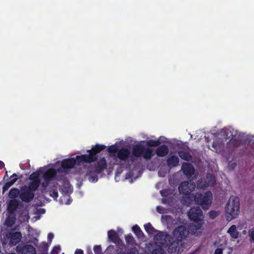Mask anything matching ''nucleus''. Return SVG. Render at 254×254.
I'll use <instances>...</instances> for the list:
<instances>
[{"instance_id":"a211bd4d","label":"nucleus","mask_w":254,"mask_h":254,"mask_svg":"<svg viewBox=\"0 0 254 254\" xmlns=\"http://www.w3.org/2000/svg\"><path fill=\"white\" fill-rule=\"evenodd\" d=\"M166 162L168 167L172 168L179 165L180 160L177 156L172 155L167 158Z\"/></svg>"},{"instance_id":"c756f323","label":"nucleus","mask_w":254,"mask_h":254,"mask_svg":"<svg viewBox=\"0 0 254 254\" xmlns=\"http://www.w3.org/2000/svg\"><path fill=\"white\" fill-rule=\"evenodd\" d=\"M20 191L17 188H13L11 189L9 192L8 196L12 198V199H15L18 195H19Z\"/></svg>"},{"instance_id":"09e8293b","label":"nucleus","mask_w":254,"mask_h":254,"mask_svg":"<svg viewBox=\"0 0 254 254\" xmlns=\"http://www.w3.org/2000/svg\"><path fill=\"white\" fill-rule=\"evenodd\" d=\"M4 167V164L3 162L0 161V169H2Z\"/></svg>"},{"instance_id":"dca6fc26","label":"nucleus","mask_w":254,"mask_h":254,"mask_svg":"<svg viewBox=\"0 0 254 254\" xmlns=\"http://www.w3.org/2000/svg\"><path fill=\"white\" fill-rule=\"evenodd\" d=\"M130 154V151L128 148H121L119 149L117 156L120 160L126 161L128 159Z\"/></svg>"},{"instance_id":"f704fd0d","label":"nucleus","mask_w":254,"mask_h":254,"mask_svg":"<svg viewBox=\"0 0 254 254\" xmlns=\"http://www.w3.org/2000/svg\"><path fill=\"white\" fill-rule=\"evenodd\" d=\"M138 251L135 248H130L127 253L124 251H120L118 254H138Z\"/></svg>"},{"instance_id":"603ef678","label":"nucleus","mask_w":254,"mask_h":254,"mask_svg":"<svg viewBox=\"0 0 254 254\" xmlns=\"http://www.w3.org/2000/svg\"><path fill=\"white\" fill-rule=\"evenodd\" d=\"M6 176L7 177V171H6V172H5V174L4 177H5Z\"/></svg>"},{"instance_id":"8fccbe9b","label":"nucleus","mask_w":254,"mask_h":254,"mask_svg":"<svg viewBox=\"0 0 254 254\" xmlns=\"http://www.w3.org/2000/svg\"><path fill=\"white\" fill-rule=\"evenodd\" d=\"M42 245H43L44 248H45L46 249H48V244L46 242L43 243Z\"/></svg>"},{"instance_id":"a18cd8bd","label":"nucleus","mask_w":254,"mask_h":254,"mask_svg":"<svg viewBox=\"0 0 254 254\" xmlns=\"http://www.w3.org/2000/svg\"><path fill=\"white\" fill-rule=\"evenodd\" d=\"M223 249L217 248L214 251V254H223Z\"/></svg>"},{"instance_id":"473e14b6","label":"nucleus","mask_w":254,"mask_h":254,"mask_svg":"<svg viewBox=\"0 0 254 254\" xmlns=\"http://www.w3.org/2000/svg\"><path fill=\"white\" fill-rule=\"evenodd\" d=\"M125 240L127 245H132L135 243V240L131 234H128L125 236Z\"/></svg>"},{"instance_id":"f257e3e1","label":"nucleus","mask_w":254,"mask_h":254,"mask_svg":"<svg viewBox=\"0 0 254 254\" xmlns=\"http://www.w3.org/2000/svg\"><path fill=\"white\" fill-rule=\"evenodd\" d=\"M106 146L102 144H97L91 149L87 152L88 154L77 155L76 158H69L64 159L61 162V167L64 172L67 170L73 168L75 165H80L83 163H90L95 162L97 160V154L103 151Z\"/></svg>"},{"instance_id":"2f4dec72","label":"nucleus","mask_w":254,"mask_h":254,"mask_svg":"<svg viewBox=\"0 0 254 254\" xmlns=\"http://www.w3.org/2000/svg\"><path fill=\"white\" fill-rule=\"evenodd\" d=\"M160 143H161L159 140H155L153 139L149 140L146 142V145L148 147H157L159 146Z\"/></svg>"},{"instance_id":"49530a36","label":"nucleus","mask_w":254,"mask_h":254,"mask_svg":"<svg viewBox=\"0 0 254 254\" xmlns=\"http://www.w3.org/2000/svg\"><path fill=\"white\" fill-rule=\"evenodd\" d=\"M54 235L53 233H50L48 234V242H49L50 243H51L53 240V239L54 238Z\"/></svg>"},{"instance_id":"1a4fd4ad","label":"nucleus","mask_w":254,"mask_h":254,"mask_svg":"<svg viewBox=\"0 0 254 254\" xmlns=\"http://www.w3.org/2000/svg\"><path fill=\"white\" fill-rule=\"evenodd\" d=\"M196 187V185L193 181H184L182 182L178 188L180 193L185 195L190 194Z\"/></svg>"},{"instance_id":"c85d7f7f","label":"nucleus","mask_w":254,"mask_h":254,"mask_svg":"<svg viewBox=\"0 0 254 254\" xmlns=\"http://www.w3.org/2000/svg\"><path fill=\"white\" fill-rule=\"evenodd\" d=\"M15 222V215L9 214L6 218L5 222V225L8 227H11Z\"/></svg>"},{"instance_id":"4c0bfd02","label":"nucleus","mask_w":254,"mask_h":254,"mask_svg":"<svg viewBox=\"0 0 254 254\" xmlns=\"http://www.w3.org/2000/svg\"><path fill=\"white\" fill-rule=\"evenodd\" d=\"M219 214V211L215 210H212L208 213L209 218L212 219H215Z\"/></svg>"},{"instance_id":"864d4df0","label":"nucleus","mask_w":254,"mask_h":254,"mask_svg":"<svg viewBox=\"0 0 254 254\" xmlns=\"http://www.w3.org/2000/svg\"><path fill=\"white\" fill-rule=\"evenodd\" d=\"M9 254H16L14 253H13V252H11V253H9Z\"/></svg>"},{"instance_id":"6e6552de","label":"nucleus","mask_w":254,"mask_h":254,"mask_svg":"<svg viewBox=\"0 0 254 254\" xmlns=\"http://www.w3.org/2000/svg\"><path fill=\"white\" fill-rule=\"evenodd\" d=\"M189 231L187 227L185 225H180L175 228L172 234L173 238L182 242L189 235Z\"/></svg>"},{"instance_id":"0eeeda50","label":"nucleus","mask_w":254,"mask_h":254,"mask_svg":"<svg viewBox=\"0 0 254 254\" xmlns=\"http://www.w3.org/2000/svg\"><path fill=\"white\" fill-rule=\"evenodd\" d=\"M215 178L213 175L208 174L206 178H200L197 181L196 187L197 189H206L209 186H213L215 184Z\"/></svg>"},{"instance_id":"7ed1b4c3","label":"nucleus","mask_w":254,"mask_h":254,"mask_svg":"<svg viewBox=\"0 0 254 254\" xmlns=\"http://www.w3.org/2000/svg\"><path fill=\"white\" fill-rule=\"evenodd\" d=\"M132 154L135 157H143L146 160H150L154 156L153 150L152 148L145 147L140 143L133 146Z\"/></svg>"},{"instance_id":"cd10ccee","label":"nucleus","mask_w":254,"mask_h":254,"mask_svg":"<svg viewBox=\"0 0 254 254\" xmlns=\"http://www.w3.org/2000/svg\"><path fill=\"white\" fill-rule=\"evenodd\" d=\"M42 173V171L40 170L32 173L29 176V179L32 181L40 182L41 180L39 178V175Z\"/></svg>"},{"instance_id":"2eb2a0df","label":"nucleus","mask_w":254,"mask_h":254,"mask_svg":"<svg viewBox=\"0 0 254 254\" xmlns=\"http://www.w3.org/2000/svg\"><path fill=\"white\" fill-rule=\"evenodd\" d=\"M107 166V161L105 158H101L95 164L94 172L96 174H100L106 169Z\"/></svg>"},{"instance_id":"f3484780","label":"nucleus","mask_w":254,"mask_h":254,"mask_svg":"<svg viewBox=\"0 0 254 254\" xmlns=\"http://www.w3.org/2000/svg\"><path fill=\"white\" fill-rule=\"evenodd\" d=\"M19 205L18 201L15 199L9 200L7 205V211L9 214L14 215Z\"/></svg>"},{"instance_id":"ea45409f","label":"nucleus","mask_w":254,"mask_h":254,"mask_svg":"<svg viewBox=\"0 0 254 254\" xmlns=\"http://www.w3.org/2000/svg\"><path fill=\"white\" fill-rule=\"evenodd\" d=\"M93 250L96 254H100L102 252L101 247L100 245H96L93 248Z\"/></svg>"},{"instance_id":"3c124183","label":"nucleus","mask_w":254,"mask_h":254,"mask_svg":"<svg viewBox=\"0 0 254 254\" xmlns=\"http://www.w3.org/2000/svg\"><path fill=\"white\" fill-rule=\"evenodd\" d=\"M165 217L166 220H168L169 219H171L172 218L171 216L170 215H166Z\"/></svg>"},{"instance_id":"c03bdc74","label":"nucleus","mask_w":254,"mask_h":254,"mask_svg":"<svg viewBox=\"0 0 254 254\" xmlns=\"http://www.w3.org/2000/svg\"><path fill=\"white\" fill-rule=\"evenodd\" d=\"M156 210L158 213L162 214L164 213V209L161 206H157L156 207Z\"/></svg>"},{"instance_id":"58836bf2","label":"nucleus","mask_w":254,"mask_h":254,"mask_svg":"<svg viewBox=\"0 0 254 254\" xmlns=\"http://www.w3.org/2000/svg\"><path fill=\"white\" fill-rule=\"evenodd\" d=\"M119 148L116 145L110 146L108 149V151L110 153H117Z\"/></svg>"},{"instance_id":"bb28decb","label":"nucleus","mask_w":254,"mask_h":254,"mask_svg":"<svg viewBox=\"0 0 254 254\" xmlns=\"http://www.w3.org/2000/svg\"><path fill=\"white\" fill-rule=\"evenodd\" d=\"M227 232L231 237L234 239H237L238 237V232L237 231L236 226L235 225H232L228 229Z\"/></svg>"},{"instance_id":"5701e85b","label":"nucleus","mask_w":254,"mask_h":254,"mask_svg":"<svg viewBox=\"0 0 254 254\" xmlns=\"http://www.w3.org/2000/svg\"><path fill=\"white\" fill-rule=\"evenodd\" d=\"M40 182L31 181L28 184V186H24V187L27 189L31 191L34 193V192L38 189L40 185Z\"/></svg>"},{"instance_id":"ddd939ff","label":"nucleus","mask_w":254,"mask_h":254,"mask_svg":"<svg viewBox=\"0 0 254 254\" xmlns=\"http://www.w3.org/2000/svg\"><path fill=\"white\" fill-rule=\"evenodd\" d=\"M173 239L174 238L171 236V239L169 242L167 243L168 252L171 254H176L179 252L178 247L182 242L181 241H178V240L175 239L174 240Z\"/></svg>"},{"instance_id":"e433bc0d","label":"nucleus","mask_w":254,"mask_h":254,"mask_svg":"<svg viewBox=\"0 0 254 254\" xmlns=\"http://www.w3.org/2000/svg\"><path fill=\"white\" fill-rule=\"evenodd\" d=\"M248 236L250 237V242L251 243L254 242V227L250 229L248 231Z\"/></svg>"},{"instance_id":"aec40b11","label":"nucleus","mask_w":254,"mask_h":254,"mask_svg":"<svg viewBox=\"0 0 254 254\" xmlns=\"http://www.w3.org/2000/svg\"><path fill=\"white\" fill-rule=\"evenodd\" d=\"M169 152V148L166 145L158 146L156 150V154L159 157L166 156Z\"/></svg>"},{"instance_id":"393cba45","label":"nucleus","mask_w":254,"mask_h":254,"mask_svg":"<svg viewBox=\"0 0 254 254\" xmlns=\"http://www.w3.org/2000/svg\"><path fill=\"white\" fill-rule=\"evenodd\" d=\"M144 229L146 232L148 233L149 236L155 235V233H157L158 230H156L151 224L150 223H148L144 225Z\"/></svg>"},{"instance_id":"f8f14e48","label":"nucleus","mask_w":254,"mask_h":254,"mask_svg":"<svg viewBox=\"0 0 254 254\" xmlns=\"http://www.w3.org/2000/svg\"><path fill=\"white\" fill-rule=\"evenodd\" d=\"M34 193L31 191L24 186L21 188V192L19 194V198L24 202H29L34 197Z\"/></svg>"},{"instance_id":"9d476101","label":"nucleus","mask_w":254,"mask_h":254,"mask_svg":"<svg viewBox=\"0 0 254 254\" xmlns=\"http://www.w3.org/2000/svg\"><path fill=\"white\" fill-rule=\"evenodd\" d=\"M5 237L9 239V245L11 246L16 245L21 240L22 234L20 232H9L6 234Z\"/></svg>"},{"instance_id":"a19ab883","label":"nucleus","mask_w":254,"mask_h":254,"mask_svg":"<svg viewBox=\"0 0 254 254\" xmlns=\"http://www.w3.org/2000/svg\"><path fill=\"white\" fill-rule=\"evenodd\" d=\"M60 250V247L59 246H55L51 252V254H59Z\"/></svg>"},{"instance_id":"79ce46f5","label":"nucleus","mask_w":254,"mask_h":254,"mask_svg":"<svg viewBox=\"0 0 254 254\" xmlns=\"http://www.w3.org/2000/svg\"><path fill=\"white\" fill-rule=\"evenodd\" d=\"M50 195L55 198H57L59 196L57 190H54L52 191L51 192Z\"/></svg>"},{"instance_id":"4be33fe9","label":"nucleus","mask_w":254,"mask_h":254,"mask_svg":"<svg viewBox=\"0 0 254 254\" xmlns=\"http://www.w3.org/2000/svg\"><path fill=\"white\" fill-rule=\"evenodd\" d=\"M17 175L16 174L14 173L10 177V180L6 182L3 186V191L7 190L11 186H12L17 180Z\"/></svg>"},{"instance_id":"412c9836","label":"nucleus","mask_w":254,"mask_h":254,"mask_svg":"<svg viewBox=\"0 0 254 254\" xmlns=\"http://www.w3.org/2000/svg\"><path fill=\"white\" fill-rule=\"evenodd\" d=\"M108 237L110 241L114 243H118L120 241V237L117 233L114 230H110L108 232Z\"/></svg>"},{"instance_id":"37998d69","label":"nucleus","mask_w":254,"mask_h":254,"mask_svg":"<svg viewBox=\"0 0 254 254\" xmlns=\"http://www.w3.org/2000/svg\"><path fill=\"white\" fill-rule=\"evenodd\" d=\"M50 181V180H44V181L41 184L42 187L44 189L46 188L49 185Z\"/></svg>"},{"instance_id":"f03ea898","label":"nucleus","mask_w":254,"mask_h":254,"mask_svg":"<svg viewBox=\"0 0 254 254\" xmlns=\"http://www.w3.org/2000/svg\"><path fill=\"white\" fill-rule=\"evenodd\" d=\"M226 218L228 221L236 218L240 212V202L238 197H230L225 207Z\"/></svg>"},{"instance_id":"20e7f679","label":"nucleus","mask_w":254,"mask_h":254,"mask_svg":"<svg viewBox=\"0 0 254 254\" xmlns=\"http://www.w3.org/2000/svg\"><path fill=\"white\" fill-rule=\"evenodd\" d=\"M194 200L196 204L200 205L204 210H207L212 203V193L210 191L196 192L194 195Z\"/></svg>"},{"instance_id":"7c9ffc66","label":"nucleus","mask_w":254,"mask_h":254,"mask_svg":"<svg viewBox=\"0 0 254 254\" xmlns=\"http://www.w3.org/2000/svg\"><path fill=\"white\" fill-rule=\"evenodd\" d=\"M96 173L93 171H90L87 173V176L88 177V180L91 182H96L98 181V177Z\"/></svg>"},{"instance_id":"9b49d317","label":"nucleus","mask_w":254,"mask_h":254,"mask_svg":"<svg viewBox=\"0 0 254 254\" xmlns=\"http://www.w3.org/2000/svg\"><path fill=\"white\" fill-rule=\"evenodd\" d=\"M16 251L18 254H35L36 250L31 245L19 244L16 246Z\"/></svg>"},{"instance_id":"5fc2aeb1","label":"nucleus","mask_w":254,"mask_h":254,"mask_svg":"<svg viewBox=\"0 0 254 254\" xmlns=\"http://www.w3.org/2000/svg\"><path fill=\"white\" fill-rule=\"evenodd\" d=\"M62 254H64V253H63Z\"/></svg>"},{"instance_id":"de8ad7c7","label":"nucleus","mask_w":254,"mask_h":254,"mask_svg":"<svg viewBox=\"0 0 254 254\" xmlns=\"http://www.w3.org/2000/svg\"><path fill=\"white\" fill-rule=\"evenodd\" d=\"M74 254H84L83 251L81 249H76Z\"/></svg>"},{"instance_id":"a878e982","label":"nucleus","mask_w":254,"mask_h":254,"mask_svg":"<svg viewBox=\"0 0 254 254\" xmlns=\"http://www.w3.org/2000/svg\"><path fill=\"white\" fill-rule=\"evenodd\" d=\"M178 154L179 156L184 160L189 161L192 159V156L189 152L185 151H179L178 152Z\"/></svg>"},{"instance_id":"72a5a7b5","label":"nucleus","mask_w":254,"mask_h":254,"mask_svg":"<svg viewBox=\"0 0 254 254\" xmlns=\"http://www.w3.org/2000/svg\"><path fill=\"white\" fill-rule=\"evenodd\" d=\"M165 249L162 247L158 246L157 248L152 251V254H165Z\"/></svg>"},{"instance_id":"39448f33","label":"nucleus","mask_w":254,"mask_h":254,"mask_svg":"<svg viewBox=\"0 0 254 254\" xmlns=\"http://www.w3.org/2000/svg\"><path fill=\"white\" fill-rule=\"evenodd\" d=\"M189 218L190 221L196 223L192 226L195 231L198 230L201 227V221L203 217L202 210L199 206L191 208L188 212Z\"/></svg>"},{"instance_id":"b1692460","label":"nucleus","mask_w":254,"mask_h":254,"mask_svg":"<svg viewBox=\"0 0 254 254\" xmlns=\"http://www.w3.org/2000/svg\"><path fill=\"white\" fill-rule=\"evenodd\" d=\"M132 230L136 237L140 239L143 240L144 238V235L137 225H135L132 227Z\"/></svg>"},{"instance_id":"6ab92c4d","label":"nucleus","mask_w":254,"mask_h":254,"mask_svg":"<svg viewBox=\"0 0 254 254\" xmlns=\"http://www.w3.org/2000/svg\"><path fill=\"white\" fill-rule=\"evenodd\" d=\"M57 174V171L54 168H50L44 174L43 178L44 180L52 181L55 179Z\"/></svg>"},{"instance_id":"4468645a","label":"nucleus","mask_w":254,"mask_h":254,"mask_svg":"<svg viewBox=\"0 0 254 254\" xmlns=\"http://www.w3.org/2000/svg\"><path fill=\"white\" fill-rule=\"evenodd\" d=\"M181 170L183 173L189 178L192 177L195 172L193 166L191 164L187 162L183 163Z\"/></svg>"},{"instance_id":"c9c22d12","label":"nucleus","mask_w":254,"mask_h":254,"mask_svg":"<svg viewBox=\"0 0 254 254\" xmlns=\"http://www.w3.org/2000/svg\"><path fill=\"white\" fill-rule=\"evenodd\" d=\"M231 138L230 140V142L233 144L234 146H238L240 144V141L239 139L235 138V135L231 134Z\"/></svg>"},{"instance_id":"423d86ee","label":"nucleus","mask_w":254,"mask_h":254,"mask_svg":"<svg viewBox=\"0 0 254 254\" xmlns=\"http://www.w3.org/2000/svg\"><path fill=\"white\" fill-rule=\"evenodd\" d=\"M171 239V236L167 232L158 231L154 236V241L155 244L165 249L167 248V243L169 242Z\"/></svg>"}]
</instances>
